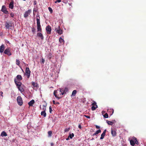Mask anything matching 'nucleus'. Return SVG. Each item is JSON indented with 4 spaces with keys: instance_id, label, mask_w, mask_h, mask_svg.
<instances>
[{
    "instance_id": "nucleus-3",
    "label": "nucleus",
    "mask_w": 146,
    "mask_h": 146,
    "mask_svg": "<svg viewBox=\"0 0 146 146\" xmlns=\"http://www.w3.org/2000/svg\"><path fill=\"white\" fill-rule=\"evenodd\" d=\"M37 30L38 32H41L42 31V29L41 26L40 24V17L39 15L37 14Z\"/></svg>"
},
{
    "instance_id": "nucleus-23",
    "label": "nucleus",
    "mask_w": 146,
    "mask_h": 146,
    "mask_svg": "<svg viewBox=\"0 0 146 146\" xmlns=\"http://www.w3.org/2000/svg\"><path fill=\"white\" fill-rule=\"evenodd\" d=\"M32 85L34 87H37L38 86V84L37 83H35L34 82H32Z\"/></svg>"
},
{
    "instance_id": "nucleus-4",
    "label": "nucleus",
    "mask_w": 146,
    "mask_h": 146,
    "mask_svg": "<svg viewBox=\"0 0 146 146\" xmlns=\"http://www.w3.org/2000/svg\"><path fill=\"white\" fill-rule=\"evenodd\" d=\"M130 142L131 145L133 146H134L135 143L137 145L138 144V142L137 140V138L135 137L133 138L132 140H131Z\"/></svg>"
},
{
    "instance_id": "nucleus-19",
    "label": "nucleus",
    "mask_w": 146,
    "mask_h": 146,
    "mask_svg": "<svg viewBox=\"0 0 146 146\" xmlns=\"http://www.w3.org/2000/svg\"><path fill=\"white\" fill-rule=\"evenodd\" d=\"M101 129H99L98 130H97L92 135L94 136V135H96L97 134H98L99 133H101Z\"/></svg>"
},
{
    "instance_id": "nucleus-37",
    "label": "nucleus",
    "mask_w": 146,
    "mask_h": 146,
    "mask_svg": "<svg viewBox=\"0 0 146 146\" xmlns=\"http://www.w3.org/2000/svg\"><path fill=\"white\" fill-rule=\"evenodd\" d=\"M32 32L33 33V34L35 33L36 32V29L35 28H32Z\"/></svg>"
},
{
    "instance_id": "nucleus-2",
    "label": "nucleus",
    "mask_w": 146,
    "mask_h": 146,
    "mask_svg": "<svg viewBox=\"0 0 146 146\" xmlns=\"http://www.w3.org/2000/svg\"><path fill=\"white\" fill-rule=\"evenodd\" d=\"M15 82L19 90L21 92H23L24 90L23 88V87L24 86L23 84H22V83L21 82H18L16 81V79H14Z\"/></svg>"
},
{
    "instance_id": "nucleus-39",
    "label": "nucleus",
    "mask_w": 146,
    "mask_h": 146,
    "mask_svg": "<svg viewBox=\"0 0 146 146\" xmlns=\"http://www.w3.org/2000/svg\"><path fill=\"white\" fill-rule=\"evenodd\" d=\"M92 105L93 106H96V105H97L96 103L94 101Z\"/></svg>"
},
{
    "instance_id": "nucleus-41",
    "label": "nucleus",
    "mask_w": 146,
    "mask_h": 146,
    "mask_svg": "<svg viewBox=\"0 0 146 146\" xmlns=\"http://www.w3.org/2000/svg\"><path fill=\"white\" fill-rule=\"evenodd\" d=\"M10 16L12 17H13L14 16V14L13 13L11 12L10 13Z\"/></svg>"
},
{
    "instance_id": "nucleus-26",
    "label": "nucleus",
    "mask_w": 146,
    "mask_h": 146,
    "mask_svg": "<svg viewBox=\"0 0 146 146\" xmlns=\"http://www.w3.org/2000/svg\"><path fill=\"white\" fill-rule=\"evenodd\" d=\"M76 93L77 91L76 90H74L72 92V95L74 96L76 94Z\"/></svg>"
},
{
    "instance_id": "nucleus-14",
    "label": "nucleus",
    "mask_w": 146,
    "mask_h": 146,
    "mask_svg": "<svg viewBox=\"0 0 146 146\" xmlns=\"http://www.w3.org/2000/svg\"><path fill=\"white\" fill-rule=\"evenodd\" d=\"M111 133L112 136L113 137L115 136L116 135V131L112 128H111Z\"/></svg>"
},
{
    "instance_id": "nucleus-22",
    "label": "nucleus",
    "mask_w": 146,
    "mask_h": 146,
    "mask_svg": "<svg viewBox=\"0 0 146 146\" xmlns=\"http://www.w3.org/2000/svg\"><path fill=\"white\" fill-rule=\"evenodd\" d=\"M41 115L43 116L44 117H45L46 116V113L45 111H42L41 113Z\"/></svg>"
},
{
    "instance_id": "nucleus-15",
    "label": "nucleus",
    "mask_w": 146,
    "mask_h": 146,
    "mask_svg": "<svg viewBox=\"0 0 146 146\" xmlns=\"http://www.w3.org/2000/svg\"><path fill=\"white\" fill-rule=\"evenodd\" d=\"M5 50V46L3 44H2L0 47V52L2 53Z\"/></svg>"
},
{
    "instance_id": "nucleus-48",
    "label": "nucleus",
    "mask_w": 146,
    "mask_h": 146,
    "mask_svg": "<svg viewBox=\"0 0 146 146\" xmlns=\"http://www.w3.org/2000/svg\"><path fill=\"white\" fill-rule=\"evenodd\" d=\"M37 3L36 1H34V5H36Z\"/></svg>"
},
{
    "instance_id": "nucleus-28",
    "label": "nucleus",
    "mask_w": 146,
    "mask_h": 146,
    "mask_svg": "<svg viewBox=\"0 0 146 146\" xmlns=\"http://www.w3.org/2000/svg\"><path fill=\"white\" fill-rule=\"evenodd\" d=\"M52 55L51 53H50L48 55V58L50 60L52 57Z\"/></svg>"
},
{
    "instance_id": "nucleus-11",
    "label": "nucleus",
    "mask_w": 146,
    "mask_h": 146,
    "mask_svg": "<svg viewBox=\"0 0 146 146\" xmlns=\"http://www.w3.org/2000/svg\"><path fill=\"white\" fill-rule=\"evenodd\" d=\"M46 30L48 34H50L51 31V27L49 25L47 26L46 27Z\"/></svg>"
},
{
    "instance_id": "nucleus-40",
    "label": "nucleus",
    "mask_w": 146,
    "mask_h": 146,
    "mask_svg": "<svg viewBox=\"0 0 146 146\" xmlns=\"http://www.w3.org/2000/svg\"><path fill=\"white\" fill-rule=\"evenodd\" d=\"M49 111L50 113H52V110L51 108V106H50L49 108Z\"/></svg>"
},
{
    "instance_id": "nucleus-42",
    "label": "nucleus",
    "mask_w": 146,
    "mask_h": 146,
    "mask_svg": "<svg viewBox=\"0 0 146 146\" xmlns=\"http://www.w3.org/2000/svg\"><path fill=\"white\" fill-rule=\"evenodd\" d=\"M45 60L43 58L42 59V61H41V63L43 64Z\"/></svg>"
},
{
    "instance_id": "nucleus-13",
    "label": "nucleus",
    "mask_w": 146,
    "mask_h": 146,
    "mask_svg": "<svg viewBox=\"0 0 146 146\" xmlns=\"http://www.w3.org/2000/svg\"><path fill=\"white\" fill-rule=\"evenodd\" d=\"M9 7L11 9H13L14 7V1H12L10 2L9 5Z\"/></svg>"
},
{
    "instance_id": "nucleus-31",
    "label": "nucleus",
    "mask_w": 146,
    "mask_h": 146,
    "mask_svg": "<svg viewBox=\"0 0 146 146\" xmlns=\"http://www.w3.org/2000/svg\"><path fill=\"white\" fill-rule=\"evenodd\" d=\"M59 41L61 43H62L64 42V40L61 37H60L59 38Z\"/></svg>"
},
{
    "instance_id": "nucleus-24",
    "label": "nucleus",
    "mask_w": 146,
    "mask_h": 146,
    "mask_svg": "<svg viewBox=\"0 0 146 146\" xmlns=\"http://www.w3.org/2000/svg\"><path fill=\"white\" fill-rule=\"evenodd\" d=\"M62 92H64V94H66V92H68V89L67 87H66L64 90H62Z\"/></svg>"
},
{
    "instance_id": "nucleus-49",
    "label": "nucleus",
    "mask_w": 146,
    "mask_h": 146,
    "mask_svg": "<svg viewBox=\"0 0 146 146\" xmlns=\"http://www.w3.org/2000/svg\"><path fill=\"white\" fill-rule=\"evenodd\" d=\"M52 102L54 104H56V103L54 100H53Z\"/></svg>"
},
{
    "instance_id": "nucleus-35",
    "label": "nucleus",
    "mask_w": 146,
    "mask_h": 146,
    "mask_svg": "<svg viewBox=\"0 0 146 146\" xmlns=\"http://www.w3.org/2000/svg\"><path fill=\"white\" fill-rule=\"evenodd\" d=\"M110 112H111V113L110 114V115H111L113 113L114 110L113 109H110Z\"/></svg>"
},
{
    "instance_id": "nucleus-17",
    "label": "nucleus",
    "mask_w": 146,
    "mask_h": 146,
    "mask_svg": "<svg viewBox=\"0 0 146 146\" xmlns=\"http://www.w3.org/2000/svg\"><path fill=\"white\" fill-rule=\"evenodd\" d=\"M106 122L108 125H112L113 124V123L115 122V120H114L113 121H108V120H107L106 121Z\"/></svg>"
},
{
    "instance_id": "nucleus-29",
    "label": "nucleus",
    "mask_w": 146,
    "mask_h": 146,
    "mask_svg": "<svg viewBox=\"0 0 146 146\" xmlns=\"http://www.w3.org/2000/svg\"><path fill=\"white\" fill-rule=\"evenodd\" d=\"M98 108L97 105H96V106H93L92 107V110H96V109Z\"/></svg>"
},
{
    "instance_id": "nucleus-55",
    "label": "nucleus",
    "mask_w": 146,
    "mask_h": 146,
    "mask_svg": "<svg viewBox=\"0 0 146 146\" xmlns=\"http://www.w3.org/2000/svg\"><path fill=\"white\" fill-rule=\"evenodd\" d=\"M105 111H102V114H103V113H105Z\"/></svg>"
},
{
    "instance_id": "nucleus-1",
    "label": "nucleus",
    "mask_w": 146,
    "mask_h": 146,
    "mask_svg": "<svg viewBox=\"0 0 146 146\" xmlns=\"http://www.w3.org/2000/svg\"><path fill=\"white\" fill-rule=\"evenodd\" d=\"M53 94L55 97L59 99L62 98V96L64 94V92H62L61 89H60L59 90H54Z\"/></svg>"
},
{
    "instance_id": "nucleus-50",
    "label": "nucleus",
    "mask_w": 146,
    "mask_h": 146,
    "mask_svg": "<svg viewBox=\"0 0 146 146\" xmlns=\"http://www.w3.org/2000/svg\"><path fill=\"white\" fill-rule=\"evenodd\" d=\"M106 129H105V130H104V131H103V133H104V134H106Z\"/></svg>"
},
{
    "instance_id": "nucleus-47",
    "label": "nucleus",
    "mask_w": 146,
    "mask_h": 146,
    "mask_svg": "<svg viewBox=\"0 0 146 146\" xmlns=\"http://www.w3.org/2000/svg\"><path fill=\"white\" fill-rule=\"evenodd\" d=\"M84 116L88 118H90V117L89 116L84 115Z\"/></svg>"
},
{
    "instance_id": "nucleus-43",
    "label": "nucleus",
    "mask_w": 146,
    "mask_h": 146,
    "mask_svg": "<svg viewBox=\"0 0 146 146\" xmlns=\"http://www.w3.org/2000/svg\"><path fill=\"white\" fill-rule=\"evenodd\" d=\"M61 1V0H57L56 1H55V3H57V2L60 3Z\"/></svg>"
},
{
    "instance_id": "nucleus-45",
    "label": "nucleus",
    "mask_w": 146,
    "mask_h": 146,
    "mask_svg": "<svg viewBox=\"0 0 146 146\" xmlns=\"http://www.w3.org/2000/svg\"><path fill=\"white\" fill-rule=\"evenodd\" d=\"M78 128L80 129H82V126L80 124H79L78 125Z\"/></svg>"
},
{
    "instance_id": "nucleus-9",
    "label": "nucleus",
    "mask_w": 146,
    "mask_h": 146,
    "mask_svg": "<svg viewBox=\"0 0 146 146\" xmlns=\"http://www.w3.org/2000/svg\"><path fill=\"white\" fill-rule=\"evenodd\" d=\"M31 12V9H29L27 11H26L24 13V17L25 18L27 17Z\"/></svg>"
},
{
    "instance_id": "nucleus-52",
    "label": "nucleus",
    "mask_w": 146,
    "mask_h": 146,
    "mask_svg": "<svg viewBox=\"0 0 146 146\" xmlns=\"http://www.w3.org/2000/svg\"><path fill=\"white\" fill-rule=\"evenodd\" d=\"M50 145H51V146H53V145H54V144H53V143H50Z\"/></svg>"
},
{
    "instance_id": "nucleus-6",
    "label": "nucleus",
    "mask_w": 146,
    "mask_h": 146,
    "mask_svg": "<svg viewBox=\"0 0 146 146\" xmlns=\"http://www.w3.org/2000/svg\"><path fill=\"white\" fill-rule=\"evenodd\" d=\"M5 26L7 29H10L12 27V24L10 22H6L5 23Z\"/></svg>"
},
{
    "instance_id": "nucleus-32",
    "label": "nucleus",
    "mask_w": 146,
    "mask_h": 146,
    "mask_svg": "<svg viewBox=\"0 0 146 146\" xmlns=\"http://www.w3.org/2000/svg\"><path fill=\"white\" fill-rule=\"evenodd\" d=\"M74 133H72L71 134H70L69 135V137H70V139H72L73 137H74Z\"/></svg>"
},
{
    "instance_id": "nucleus-18",
    "label": "nucleus",
    "mask_w": 146,
    "mask_h": 146,
    "mask_svg": "<svg viewBox=\"0 0 146 146\" xmlns=\"http://www.w3.org/2000/svg\"><path fill=\"white\" fill-rule=\"evenodd\" d=\"M56 32L59 35H61L62 33V30L61 29L57 30Z\"/></svg>"
},
{
    "instance_id": "nucleus-46",
    "label": "nucleus",
    "mask_w": 146,
    "mask_h": 146,
    "mask_svg": "<svg viewBox=\"0 0 146 146\" xmlns=\"http://www.w3.org/2000/svg\"><path fill=\"white\" fill-rule=\"evenodd\" d=\"M96 127L97 129H99L100 128V127L97 125H96Z\"/></svg>"
},
{
    "instance_id": "nucleus-27",
    "label": "nucleus",
    "mask_w": 146,
    "mask_h": 146,
    "mask_svg": "<svg viewBox=\"0 0 146 146\" xmlns=\"http://www.w3.org/2000/svg\"><path fill=\"white\" fill-rule=\"evenodd\" d=\"M60 29L61 28H60L59 26L58 25L57 26L56 25L55 27V30L56 31H57V30H58V29Z\"/></svg>"
},
{
    "instance_id": "nucleus-57",
    "label": "nucleus",
    "mask_w": 146,
    "mask_h": 146,
    "mask_svg": "<svg viewBox=\"0 0 146 146\" xmlns=\"http://www.w3.org/2000/svg\"><path fill=\"white\" fill-rule=\"evenodd\" d=\"M69 4L70 5H71V4H69Z\"/></svg>"
},
{
    "instance_id": "nucleus-44",
    "label": "nucleus",
    "mask_w": 146,
    "mask_h": 146,
    "mask_svg": "<svg viewBox=\"0 0 146 146\" xmlns=\"http://www.w3.org/2000/svg\"><path fill=\"white\" fill-rule=\"evenodd\" d=\"M43 106L44 107L43 108L42 110L44 111H45L46 110V106H44V105H43Z\"/></svg>"
},
{
    "instance_id": "nucleus-25",
    "label": "nucleus",
    "mask_w": 146,
    "mask_h": 146,
    "mask_svg": "<svg viewBox=\"0 0 146 146\" xmlns=\"http://www.w3.org/2000/svg\"><path fill=\"white\" fill-rule=\"evenodd\" d=\"M48 137H50L52 136V131H50L48 132Z\"/></svg>"
},
{
    "instance_id": "nucleus-5",
    "label": "nucleus",
    "mask_w": 146,
    "mask_h": 146,
    "mask_svg": "<svg viewBox=\"0 0 146 146\" xmlns=\"http://www.w3.org/2000/svg\"><path fill=\"white\" fill-rule=\"evenodd\" d=\"M17 101L18 104L20 106H21L23 104V100L21 96H18L17 98Z\"/></svg>"
},
{
    "instance_id": "nucleus-21",
    "label": "nucleus",
    "mask_w": 146,
    "mask_h": 146,
    "mask_svg": "<svg viewBox=\"0 0 146 146\" xmlns=\"http://www.w3.org/2000/svg\"><path fill=\"white\" fill-rule=\"evenodd\" d=\"M7 136V134L5 132V131H2L1 134V136L3 137L4 136Z\"/></svg>"
},
{
    "instance_id": "nucleus-33",
    "label": "nucleus",
    "mask_w": 146,
    "mask_h": 146,
    "mask_svg": "<svg viewBox=\"0 0 146 146\" xmlns=\"http://www.w3.org/2000/svg\"><path fill=\"white\" fill-rule=\"evenodd\" d=\"M104 118H108V115L107 113H106L104 115Z\"/></svg>"
},
{
    "instance_id": "nucleus-16",
    "label": "nucleus",
    "mask_w": 146,
    "mask_h": 146,
    "mask_svg": "<svg viewBox=\"0 0 146 146\" xmlns=\"http://www.w3.org/2000/svg\"><path fill=\"white\" fill-rule=\"evenodd\" d=\"M35 103V101L34 100H32L28 103V104L29 106H32Z\"/></svg>"
},
{
    "instance_id": "nucleus-30",
    "label": "nucleus",
    "mask_w": 146,
    "mask_h": 146,
    "mask_svg": "<svg viewBox=\"0 0 146 146\" xmlns=\"http://www.w3.org/2000/svg\"><path fill=\"white\" fill-rule=\"evenodd\" d=\"M106 134H104V133H102L101 135V137L100 138V139H104L105 136V135Z\"/></svg>"
},
{
    "instance_id": "nucleus-34",
    "label": "nucleus",
    "mask_w": 146,
    "mask_h": 146,
    "mask_svg": "<svg viewBox=\"0 0 146 146\" xmlns=\"http://www.w3.org/2000/svg\"><path fill=\"white\" fill-rule=\"evenodd\" d=\"M16 64L17 65L19 66V65L20 64V61L19 60L17 59Z\"/></svg>"
},
{
    "instance_id": "nucleus-51",
    "label": "nucleus",
    "mask_w": 146,
    "mask_h": 146,
    "mask_svg": "<svg viewBox=\"0 0 146 146\" xmlns=\"http://www.w3.org/2000/svg\"><path fill=\"white\" fill-rule=\"evenodd\" d=\"M3 94V92L2 91H1L0 92V94H1L2 96H3L2 94Z\"/></svg>"
},
{
    "instance_id": "nucleus-8",
    "label": "nucleus",
    "mask_w": 146,
    "mask_h": 146,
    "mask_svg": "<svg viewBox=\"0 0 146 146\" xmlns=\"http://www.w3.org/2000/svg\"><path fill=\"white\" fill-rule=\"evenodd\" d=\"M25 72V75L27 76V78H29L30 76L31 71L29 67L26 68Z\"/></svg>"
},
{
    "instance_id": "nucleus-56",
    "label": "nucleus",
    "mask_w": 146,
    "mask_h": 146,
    "mask_svg": "<svg viewBox=\"0 0 146 146\" xmlns=\"http://www.w3.org/2000/svg\"><path fill=\"white\" fill-rule=\"evenodd\" d=\"M34 11H35L36 12V10H35L34 9Z\"/></svg>"
},
{
    "instance_id": "nucleus-12",
    "label": "nucleus",
    "mask_w": 146,
    "mask_h": 146,
    "mask_svg": "<svg viewBox=\"0 0 146 146\" xmlns=\"http://www.w3.org/2000/svg\"><path fill=\"white\" fill-rule=\"evenodd\" d=\"M37 36L38 37L40 38L41 39V40H42L44 39V36L42 33H40V32L38 33H37Z\"/></svg>"
},
{
    "instance_id": "nucleus-10",
    "label": "nucleus",
    "mask_w": 146,
    "mask_h": 146,
    "mask_svg": "<svg viewBox=\"0 0 146 146\" xmlns=\"http://www.w3.org/2000/svg\"><path fill=\"white\" fill-rule=\"evenodd\" d=\"M1 11L6 14H8L9 12L7 10L6 7L4 5H3L2 7Z\"/></svg>"
},
{
    "instance_id": "nucleus-38",
    "label": "nucleus",
    "mask_w": 146,
    "mask_h": 146,
    "mask_svg": "<svg viewBox=\"0 0 146 146\" xmlns=\"http://www.w3.org/2000/svg\"><path fill=\"white\" fill-rule=\"evenodd\" d=\"M48 9L50 13H52V9L50 7H49L48 8Z\"/></svg>"
},
{
    "instance_id": "nucleus-20",
    "label": "nucleus",
    "mask_w": 146,
    "mask_h": 146,
    "mask_svg": "<svg viewBox=\"0 0 146 146\" xmlns=\"http://www.w3.org/2000/svg\"><path fill=\"white\" fill-rule=\"evenodd\" d=\"M17 78L18 80L20 81L22 80V78L21 76L20 75H18L16 77Z\"/></svg>"
},
{
    "instance_id": "nucleus-53",
    "label": "nucleus",
    "mask_w": 146,
    "mask_h": 146,
    "mask_svg": "<svg viewBox=\"0 0 146 146\" xmlns=\"http://www.w3.org/2000/svg\"><path fill=\"white\" fill-rule=\"evenodd\" d=\"M60 104V103L58 102H57L56 103V104Z\"/></svg>"
},
{
    "instance_id": "nucleus-36",
    "label": "nucleus",
    "mask_w": 146,
    "mask_h": 146,
    "mask_svg": "<svg viewBox=\"0 0 146 146\" xmlns=\"http://www.w3.org/2000/svg\"><path fill=\"white\" fill-rule=\"evenodd\" d=\"M70 128H66L64 129V131L65 132L68 131H69V130H70Z\"/></svg>"
},
{
    "instance_id": "nucleus-7",
    "label": "nucleus",
    "mask_w": 146,
    "mask_h": 146,
    "mask_svg": "<svg viewBox=\"0 0 146 146\" xmlns=\"http://www.w3.org/2000/svg\"><path fill=\"white\" fill-rule=\"evenodd\" d=\"M10 51L11 49L10 48H7L5 50L4 53L8 56H10L12 55L11 53V52Z\"/></svg>"
},
{
    "instance_id": "nucleus-54",
    "label": "nucleus",
    "mask_w": 146,
    "mask_h": 146,
    "mask_svg": "<svg viewBox=\"0 0 146 146\" xmlns=\"http://www.w3.org/2000/svg\"><path fill=\"white\" fill-rule=\"evenodd\" d=\"M69 137H69V136H68V137L66 139V140H69Z\"/></svg>"
}]
</instances>
